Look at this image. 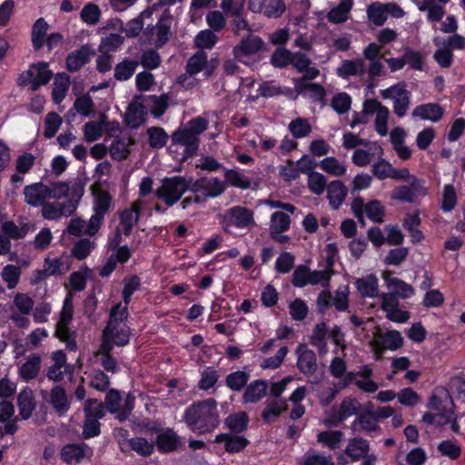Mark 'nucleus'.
Returning a JSON list of instances; mask_svg holds the SVG:
<instances>
[{
    "mask_svg": "<svg viewBox=\"0 0 465 465\" xmlns=\"http://www.w3.org/2000/svg\"><path fill=\"white\" fill-rule=\"evenodd\" d=\"M183 418L193 432L196 434L210 433L220 424L217 402L212 398L195 401L185 409Z\"/></svg>",
    "mask_w": 465,
    "mask_h": 465,
    "instance_id": "nucleus-1",
    "label": "nucleus"
},
{
    "mask_svg": "<svg viewBox=\"0 0 465 465\" xmlns=\"http://www.w3.org/2000/svg\"><path fill=\"white\" fill-rule=\"evenodd\" d=\"M128 310L122 302L114 305L109 313V320L102 335V350L112 351L114 346L124 347L129 343L131 329L126 322Z\"/></svg>",
    "mask_w": 465,
    "mask_h": 465,
    "instance_id": "nucleus-2",
    "label": "nucleus"
},
{
    "mask_svg": "<svg viewBox=\"0 0 465 465\" xmlns=\"http://www.w3.org/2000/svg\"><path fill=\"white\" fill-rule=\"evenodd\" d=\"M191 183L192 178L180 175L163 178L161 186L155 190V195L167 206H173L189 190Z\"/></svg>",
    "mask_w": 465,
    "mask_h": 465,
    "instance_id": "nucleus-3",
    "label": "nucleus"
},
{
    "mask_svg": "<svg viewBox=\"0 0 465 465\" xmlns=\"http://www.w3.org/2000/svg\"><path fill=\"white\" fill-rule=\"evenodd\" d=\"M74 309L73 300L71 295H67L64 301L63 309L60 314V319L56 323L55 336L64 341L67 349L74 351L77 347L75 341V333L70 331L68 324L73 319Z\"/></svg>",
    "mask_w": 465,
    "mask_h": 465,
    "instance_id": "nucleus-4",
    "label": "nucleus"
},
{
    "mask_svg": "<svg viewBox=\"0 0 465 465\" xmlns=\"http://www.w3.org/2000/svg\"><path fill=\"white\" fill-rule=\"evenodd\" d=\"M264 49V41L259 35L250 34L233 46L232 54L238 62L249 64L250 61Z\"/></svg>",
    "mask_w": 465,
    "mask_h": 465,
    "instance_id": "nucleus-5",
    "label": "nucleus"
},
{
    "mask_svg": "<svg viewBox=\"0 0 465 465\" xmlns=\"http://www.w3.org/2000/svg\"><path fill=\"white\" fill-rule=\"evenodd\" d=\"M381 95L385 100L393 101V112L397 116L403 117L406 114L411 104V93L404 83H398L381 90Z\"/></svg>",
    "mask_w": 465,
    "mask_h": 465,
    "instance_id": "nucleus-6",
    "label": "nucleus"
},
{
    "mask_svg": "<svg viewBox=\"0 0 465 465\" xmlns=\"http://www.w3.org/2000/svg\"><path fill=\"white\" fill-rule=\"evenodd\" d=\"M402 344L403 339L397 331H390L385 333L378 331L375 333L374 339L371 341L373 351L377 359H380L385 351H396L401 348Z\"/></svg>",
    "mask_w": 465,
    "mask_h": 465,
    "instance_id": "nucleus-7",
    "label": "nucleus"
},
{
    "mask_svg": "<svg viewBox=\"0 0 465 465\" xmlns=\"http://www.w3.org/2000/svg\"><path fill=\"white\" fill-rule=\"evenodd\" d=\"M93 194L94 214L91 216V227L96 228L98 224L100 226L102 225L104 220V215L109 212V210L112 207V196L107 191L103 189L94 190Z\"/></svg>",
    "mask_w": 465,
    "mask_h": 465,
    "instance_id": "nucleus-8",
    "label": "nucleus"
},
{
    "mask_svg": "<svg viewBox=\"0 0 465 465\" xmlns=\"http://www.w3.org/2000/svg\"><path fill=\"white\" fill-rule=\"evenodd\" d=\"M52 77V72L48 70L47 64L39 63L33 64L24 74H21L19 80L20 84H32V90L36 91L40 85L46 84Z\"/></svg>",
    "mask_w": 465,
    "mask_h": 465,
    "instance_id": "nucleus-9",
    "label": "nucleus"
},
{
    "mask_svg": "<svg viewBox=\"0 0 465 465\" xmlns=\"http://www.w3.org/2000/svg\"><path fill=\"white\" fill-rule=\"evenodd\" d=\"M25 203L33 208L41 207L45 201L50 200V187L42 182L26 185L23 191Z\"/></svg>",
    "mask_w": 465,
    "mask_h": 465,
    "instance_id": "nucleus-10",
    "label": "nucleus"
},
{
    "mask_svg": "<svg viewBox=\"0 0 465 465\" xmlns=\"http://www.w3.org/2000/svg\"><path fill=\"white\" fill-rule=\"evenodd\" d=\"M75 209L76 206L71 201L66 204L58 201L48 202L47 200L41 206V214L45 220L55 221L64 216H71Z\"/></svg>",
    "mask_w": 465,
    "mask_h": 465,
    "instance_id": "nucleus-11",
    "label": "nucleus"
},
{
    "mask_svg": "<svg viewBox=\"0 0 465 465\" xmlns=\"http://www.w3.org/2000/svg\"><path fill=\"white\" fill-rule=\"evenodd\" d=\"M144 96H135L127 107L124 121L130 128H138L145 121L146 106L143 105Z\"/></svg>",
    "mask_w": 465,
    "mask_h": 465,
    "instance_id": "nucleus-12",
    "label": "nucleus"
},
{
    "mask_svg": "<svg viewBox=\"0 0 465 465\" xmlns=\"http://www.w3.org/2000/svg\"><path fill=\"white\" fill-rule=\"evenodd\" d=\"M249 7L254 13H262L269 18H278L285 11L283 0H249Z\"/></svg>",
    "mask_w": 465,
    "mask_h": 465,
    "instance_id": "nucleus-13",
    "label": "nucleus"
},
{
    "mask_svg": "<svg viewBox=\"0 0 465 465\" xmlns=\"http://www.w3.org/2000/svg\"><path fill=\"white\" fill-rule=\"evenodd\" d=\"M297 368L308 377H312L317 371V358L313 351L304 344H300L296 349Z\"/></svg>",
    "mask_w": 465,
    "mask_h": 465,
    "instance_id": "nucleus-14",
    "label": "nucleus"
},
{
    "mask_svg": "<svg viewBox=\"0 0 465 465\" xmlns=\"http://www.w3.org/2000/svg\"><path fill=\"white\" fill-rule=\"evenodd\" d=\"M207 64V54L203 51L196 52L187 62L186 73L178 77V83L188 88L193 85V81L187 83L190 76L200 73Z\"/></svg>",
    "mask_w": 465,
    "mask_h": 465,
    "instance_id": "nucleus-15",
    "label": "nucleus"
},
{
    "mask_svg": "<svg viewBox=\"0 0 465 465\" xmlns=\"http://www.w3.org/2000/svg\"><path fill=\"white\" fill-rule=\"evenodd\" d=\"M225 217L237 228H249L255 225L253 212L243 206H234L228 209Z\"/></svg>",
    "mask_w": 465,
    "mask_h": 465,
    "instance_id": "nucleus-16",
    "label": "nucleus"
},
{
    "mask_svg": "<svg viewBox=\"0 0 465 465\" xmlns=\"http://www.w3.org/2000/svg\"><path fill=\"white\" fill-rule=\"evenodd\" d=\"M385 282L386 288L390 293H393L399 298L407 299L414 294V289L402 280L393 277L391 271H384L381 274Z\"/></svg>",
    "mask_w": 465,
    "mask_h": 465,
    "instance_id": "nucleus-17",
    "label": "nucleus"
},
{
    "mask_svg": "<svg viewBox=\"0 0 465 465\" xmlns=\"http://www.w3.org/2000/svg\"><path fill=\"white\" fill-rule=\"evenodd\" d=\"M452 401L450 395L445 392L443 396L438 394H432L428 402V408L431 411H436L435 413L441 420H449V422L452 420L453 410Z\"/></svg>",
    "mask_w": 465,
    "mask_h": 465,
    "instance_id": "nucleus-18",
    "label": "nucleus"
},
{
    "mask_svg": "<svg viewBox=\"0 0 465 465\" xmlns=\"http://www.w3.org/2000/svg\"><path fill=\"white\" fill-rule=\"evenodd\" d=\"M173 143L180 144L185 147V156H192L199 147V137L189 132L186 128L179 129L173 133Z\"/></svg>",
    "mask_w": 465,
    "mask_h": 465,
    "instance_id": "nucleus-19",
    "label": "nucleus"
},
{
    "mask_svg": "<svg viewBox=\"0 0 465 465\" xmlns=\"http://www.w3.org/2000/svg\"><path fill=\"white\" fill-rule=\"evenodd\" d=\"M42 364V358L38 354H32L26 358V361L18 368L19 377L28 382L35 380L39 375Z\"/></svg>",
    "mask_w": 465,
    "mask_h": 465,
    "instance_id": "nucleus-20",
    "label": "nucleus"
},
{
    "mask_svg": "<svg viewBox=\"0 0 465 465\" xmlns=\"http://www.w3.org/2000/svg\"><path fill=\"white\" fill-rule=\"evenodd\" d=\"M87 452L88 447L85 444L69 443L62 448L60 457L67 464H77L87 455Z\"/></svg>",
    "mask_w": 465,
    "mask_h": 465,
    "instance_id": "nucleus-21",
    "label": "nucleus"
},
{
    "mask_svg": "<svg viewBox=\"0 0 465 465\" xmlns=\"http://www.w3.org/2000/svg\"><path fill=\"white\" fill-rule=\"evenodd\" d=\"M134 144V140L130 136H116L109 147L111 157L116 161H123L131 153L130 146Z\"/></svg>",
    "mask_w": 465,
    "mask_h": 465,
    "instance_id": "nucleus-22",
    "label": "nucleus"
},
{
    "mask_svg": "<svg viewBox=\"0 0 465 465\" xmlns=\"http://www.w3.org/2000/svg\"><path fill=\"white\" fill-rule=\"evenodd\" d=\"M327 199L333 210H338L347 196L348 189L339 180L331 182L327 188Z\"/></svg>",
    "mask_w": 465,
    "mask_h": 465,
    "instance_id": "nucleus-23",
    "label": "nucleus"
},
{
    "mask_svg": "<svg viewBox=\"0 0 465 465\" xmlns=\"http://www.w3.org/2000/svg\"><path fill=\"white\" fill-rule=\"evenodd\" d=\"M47 401L59 415L64 414L70 409V401L67 393L60 385L54 386L51 390L49 399Z\"/></svg>",
    "mask_w": 465,
    "mask_h": 465,
    "instance_id": "nucleus-24",
    "label": "nucleus"
},
{
    "mask_svg": "<svg viewBox=\"0 0 465 465\" xmlns=\"http://www.w3.org/2000/svg\"><path fill=\"white\" fill-rule=\"evenodd\" d=\"M214 442H223L225 450L230 453L240 452L249 444V440L243 436L233 435L231 433H221L216 435Z\"/></svg>",
    "mask_w": 465,
    "mask_h": 465,
    "instance_id": "nucleus-25",
    "label": "nucleus"
},
{
    "mask_svg": "<svg viewBox=\"0 0 465 465\" xmlns=\"http://www.w3.org/2000/svg\"><path fill=\"white\" fill-rule=\"evenodd\" d=\"M383 155V149L374 143L368 149H356L352 154V163L360 167L368 165L374 157L381 158Z\"/></svg>",
    "mask_w": 465,
    "mask_h": 465,
    "instance_id": "nucleus-26",
    "label": "nucleus"
},
{
    "mask_svg": "<svg viewBox=\"0 0 465 465\" xmlns=\"http://www.w3.org/2000/svg\"><path fill=\"white\" fill-rule=\"evenodd\" d=\"M51 359L54 363L48 367L46 377L54 382L61 381L64 377V371L62 369L66 364V355L63 351L59 350L53 352Z\"/></svg>",
    "mask_w": 465,
    "mask_h": 465,
    "instance_id": "nucleus-27",
    "label": "nucleus"
},
{
    "mask_svg": "<svg viewBox=\"0 0 465 465\" xmlns=\"http://www.w3.org/2000/svg\"><path fill=\"white\" fill-rule=\"evenodd\" d=\"M444 110L441 106L437 104L429 103L415 107L411 114L413 117L437 123L442 118Z\"/></svg>",
    "mask_w": 465,
    "mask_h": 465,
    "instance_id": "nucleus-28",
    "label": "nucleus"
},
{
    "mask_svg": "<svg viewBox=\"0 0 465 465\" xmlns=\"http://www.w3.org/2000/svg\"><path fill=\"white\" fill-rule=\"evenodd\" d=\"M355 286L362 297L374 298L379 295V282L374 274L357 279Z\"/></svg>",
    "mask_w": 465,
    "mask_h": 465,
    "instance_id": "nucleus-29",
    "label": "nucleus"
},
{
    "mask_svg": "<svg viewBox=\"0 0 465 465\" xmlns=\"http://www.w3.org/2000/svg\"><path fill=\"white\" fill-rule=\"evenodd\" d=\"M101 226L99 224L96 226V228L91 227V218L88 222H85L82 218L77 217L70 220L66 227V232L70 235L74 236H81L84 234L94 236L98 232Z\"/></svg>",
    "mask_w": 465,
    "mask_h": 465,
    "instance_id": "nucleus-30",
    "label": "nucleus"
},
{
    "mask_svg": "<svg viewBox=\"0 0 465 465\" xmlns=\"http://www.w3.org/2000/svg\"><path fill=\"white\" fill-rule=\"evenodd\" d=\"M141 205L142 202L136 201L132 203L131 208L125 209L121 213L120 220L125 235H129L134 226L137 223Z\"/></svg>",
    "mask_w": 465,
    "mask_h": 465,
    "instance_id": "nucleus-31",
    "label": "nucleus"
},
{
    "mask_svg": "<svg viewBox=\"0 0 465 465\" xmlns=\"http://www.w3.org/2000/svg\"><path fill=\"white\" fill-rule=\"evenodd\" d=\"M437 1L421 0L416 2V5L420 12L427 11V18L430 22H440L445 15L443 5L437 4Z\"/></svg>",
    "mask_w": 465,
    "mask_h": 465,
    "instance_id": "nucleus-32",
    "label": "nucleus"
},
{
    "mask_svg": "<svg viewBox=\"0 0 465 465\" xmlns=\"http://www.w3.org/2000/svg\"><path fill=\"white\" fill-rule=\"evenodd\" d=\"M366 72L365 62L362 59L344 60L337 69V74L342 78L359 75L361 76Z\"/></svg>",
    "mask_w": 465,
    "mask_h": 465,
    "instance_id": "nucleus-33",
    "label": "nucleus"
},
{
    "mask_svg": "<svg viewBox=\"0 0 465 465\" xmlns=\"http://www.w3.org/2000/svg\"><path fill=\"white\" fill-rule=\"evenodd\" d=\"M17 405L19 409V414L24 420H27L32 416L33 411L35 408L34 401V392L31 389H24L17 397Z\"/></svg>",
    "mask_w": 465,
    "mask_h": 465,
    "instance_id": "nucleus-34",
    "label": "nucleus"
},
{
    "mask_svg": "<svg viewBox=\"0 0 465 465\" xmlns=\"http://www.w3.org/2000/svg\"><path fill=\"white\" fill-rule=\"evenodd\" d=\"M370 450L369 442L361 438H353L349 440L345 453L353 460H359L365 457Z\"/></svg>",
    "mask_w": 465,
    "mask_h": 465,
    "instance_id": "nucleus-35",
    "label": "nucleus"
},
{
    "mask_svg": "<svg viewBox=\"0 0 465 465\" xmlns=\"http://www.w3.org/2000/svg\"><path fill=\"white\" fill-rule=\"evenodd\" d=\"M367 433L378 431L380 426L378 424L377 417L371 411H365L358 416L352 422L351 429L357 430V427Z\"/></svg>",
    "mask_w": 465,
    "mask_h": 465,
    "instance_id": "nucleus-36",
    "label": "nucleus"
},
{
    "mask_svg": "<svg viewBox=\"0 0 465 465\" xmlns=\"http://www.w3.org/2000/svg\"><path fill=\"white\" fill-rule=\"evenodd\" d=\"M67 255L52 258L47 256L44 260V263L48 268L52 276H59L67 272L70 269V261Z\"/></svg>",
    "mask_w": 465,
    "mask_h": 465,
    "instance_id": "nucleus-37",
    "label": "nucleus"
},
{
    "mask_svg": "<svg viewBox=\"0 0 465 465\" xmlns=\"http://www.w3.org/2000/svg\"><path fill=\"white\" fill-rule=\"evenodd\" d=\"M287 410V401L273 399L266 401V407L262 413V419L267 422H272L282 411Z\"/></svg>",
    "mask_w": 465,
    "mask_h": 465,
    "instance_id": "nucleus-38",
    "label": "nucleus"
},
{
    "mask_svg": "<svg viewBox=\"0 0 465 465\" xmlns=\"http://www.w3.org/2000/svg\"><path fill=\"white\" fill-rule=\"evenodd\" d=\"M327 325L325 322L317 323L312 332L310 342L318 349L320 354L327 352Z\"/></svg>",
    "mask_w": 465,
    "mask_h": 465,
    "instance_id": "nucleus-39",
    "label": "nucleus"
},
{
    "mask_svg": "<svg viewBox=\"0 0 465 465\" xmlns=\"http://www.w3.org/2000/svg\"><path fill=\"white\" fill-rule=\"evenodd\" d=\"M301 172L308 174L307 184L310 191L316 195L322 194L328 186L326 177L322 173L312 170L302 169Z\"/></svg>",
    "mask_w": 465,
    "mask_h": 465,
    "instance_id": "nucleus-40",
    "label": "nucleus"
},
{
    "mask_svg": "<svg viewBox=\"0 0 465 465\" xmlns=\"http://www.w3.org/2000/svg\"><path fill=\"white\" fill-rule=\"evenodd\" d=\"M89 49L85 46L71 53L66 59L67 69L71 72L78 71L89 61Z\"/></svg>",
    "mask_w": 465,
    "mask_h": 465,
    "instance_id": "nucleus-41",
    "label": "nucleus"
},
{
    "mask_svg": "<svg viewBox=\"0 0 465 465\" xmlns=\"http://www.w3.org/2000/svg\"><path fill=\"white\" fill-rule=\"evenodd\" d=\"M249 418L246 412L239 411L230 414L225 420V425L232 432L241 433L247 430Z\"/></svg>",
    "mask_w": 465,
    "mask_h": 465,
    "instance_id": "nucleus-42",
    "label": "nucleus"
},
{
    "mask_svg": "<svg viewBox=\"0 0 465 465\" xmlns=\"http://www.w3.org/2000/svg\"><path fill=\"white\" fill-rule=\"evenodd\" d=\"M267 391V384L264 381H255L247 386L243 400L245 402H257L264 397Z\"/></svg>",
    "mask_w": 465,
    "mask_h": 465,
    "instance_id": "nucleus-43",
    "label": "nucleus"
},
{
    "mask_svg": "<svg viewBox=\"0 0 465 465\" xmlns=\"http://www.w3.org/2000/svg\"><path fill=\"white\" fill-rule=\"evenodd\" d=\"M352 6V0H341L340 4L332 8L327 15L329 22L339 24L345 22L348 18V14Z\"/></svg>",
    "mask_w": 465,
    "mask_h": 465,
    "instance_id": "nucleus-44",
    "label": "nucleus"
},
{
    "mask_svg": "<svg viewBox=\"0 0 465 465\" xmlns=\"http://www.w3.org/2000/svg\"><path fill=\"white\" fill-rule=\"evenodd\" d=\"M291 218L283 212H274L270 220V233L284 232L290 229Z\"/></svg>",
    "mask_w": 465,
    "mask_h": 465,
    "instance_id": "nucleus-45",
    "label": "nucleus"
},
{
    "mask_svg": "<svg viewBox=\"0 0 465 465\" xmlns=\"http://www.w3.org/2000/svg\"><path fill=\"white\" fill-rule=\"evenodd\" d=\"M139 63L134 60L125 59L114 67V78L118 81H126L134 74Z\"/></svg>",
    "mask_w": 465,
    "mask_h": 465,
    "instance_id": "nucleus-46",
    "label": "nucleus"
},
{
    "mask_svg": "<svg viewBox=\"0 0 465 465\" xmlns=\"http://www.w3.org/2000/svg\"><path fill=\"white\" fill-rule=\"evenodd\" d=\"M343 440V433L340 430L322 431L317 435V441L322 443L331 450L340 448Z\"/></svg>",
    "mask_w": 465,
    "mask_h": 465,
    "instance_id": "nucleus-47",
    "label": "nucleus"
},
{
    "mask_svg": "<svg viewBox=\"0 0 465 465\" xmlns=\"http://www.w3.org/2000/svg\"><path fill=\"white\" fill-rule=\"evenodd\" d=\"M70 85L69 76L66 74H57L54 78L53 99L55 104H60L65 97Z\"/></svg>",
    "mask_w": 465,
    "mask_h": 465,
    "instance_id": "nucleus-48",
    "label": "nucleus"
},
{
    "mask_svg": "<svg viewBox=\"0 0 465 465\" xmlns=\"http://www.w3.org/2000/svg\"><path fill=\"white\" fill-rule=\"evenodd\" d=\"M22 274L21 268L13 264L5 265L1 272L2 280L6 283L9 290L15 289L19 283Z\"/></svg>",
    "mask_w": 465,
    "mask_h": 465,
    "instance_id": "nucleus-49",
    "label": "nucleus"
},
{
    "mask_svg": "<svg viewBox=\"0 0 465 465\" xmlns=\"http://www.w3.org/2000/svg\"><path fill=\"white\" fill-rule=\"evenodd\" d=\"M320 167L332 176H342L346 173V166L335 157H326L319 163Z\"/></svg>",
    "mask_w": 465,
    "mask_h": 465,
    "instance_id": "nucleus-50",
    "label": "nucleus"
},
{
    "mask_svg": "<svg viewBox=\"0 0 465 465\" xmlns=\"http://www.w3.org/2000/svg\"><path fill=\"white\" fill-rule=\"evenodd\" d=\"M124 38L121 35L110 34L102 38L98 51L100 54H110L116 51L124 44Z\"/></svg>",
    "mask_w": 465,
    "mask_h": 465,
    "instance_id": "nucleus-51",
    "label": "nucleus"
},
{
    "mask_svg": "<svg viewBox=\"0 0 465 465\" xmlns=\"http://www.w3.org/2000/svg\"><path fill=\"white\" fill-rule=\"evenodd\" d=\"M156 443L161 450L169 452L177 448L179 437L175 432L168 430L158 435Z\"/></svg>",
    "mask_w": 465,
    "mask_h": 465,
    "instance_id": "nucleus-52",
    "label": "nucleus"
},
{
    "mask_svg": "<svg viewBox=\"0 0 465 465\" xmlns=\"http://www.w3.org/2000/svg\"><path fill=\"white\" fill-rule=\"evenodd\" d=\"M149 145L152 148H163L166 145L169 135L162 127H150L147 129Z\"/></svg>",
    "mask_w": 465,
    "mask_h": 465,
    "instance_id": "nucleus-53",
    "label": "nucleus"
},
{
    "mask_svg": "<svg viewBox=\"0 0 465 465\" xmlns=\"http://www.w3.org/2000/svg\"><path fill=\"white\" fill-rule=\"evenodd\" d=\"M48 30V24L44 18L35 21L32 29V43L35 50H39L44 45V37Z\"/></svg>",
    "mask_w": 465,
    "mask_h": 465,
    "instance_id": "nucleus-54",
    "label": "nucleus"
},
{
    "mask_svg": "<svg viewBox=\"0 0 465 465\" xmlns=\"http://www.w3.org/2000/svg\"><path fill=\"white\" fill-rule=\"evenodd\" d=\"M104 134V123L102 121H91L84 126V140L93 143L99 140Z\"/></svg>",
    "mask_w": 465,
    "mask_h": 465,
    "instance_id": "nucleus-55",
    "label": "nucleus"
},
{
    "mask_svg": "<svg viewBox=\"0 0 465 465\" xmlns=\"http://www.w3.org/2000/svg\"><path fill=\"white\" fill-rule=\"evenodd\" d=\"M130 448L141 456H149L154 450V445L152 441L144 438L135 437L127 440Z\"/></svg>",
    "mask_w": 465,
    "mask_h": 465,
    "instance_id": "nucleus-56",
    "label": "nucleus"
},
{
    "mask_svg": "<svg viewBox=\"0 0 465 465\" xmlns=\"http://www.w3.org/2000/svg\"><path fill=\"white\" fill-rule=\"evenodd\" d=\"M289 131L295 138H303L312 132V125L307 119L297 118L292 120L288 125Z\"/></svg>",
    "mask_w": 465,
    "mask_h": 465,
    "instance_id": "nucleus-57",
    "label": "nucleus"
},
{
    "mask_svg": "<svg viewBox=\"0 0 465 465\" xmlns=\"http://www.w3.org/2000/svg\"><path fill=\"white\" fill-rule=\"evenodd\" d=\"M367 14L370 21L377 26L382 25L387 20L385 5L380 3L371 4L367 9Z\"/></svg>",
    "mask_w": 465,
    "mask_h": 465,
    "instance_id": "nucleus-58",
    "label": "nucleus"
},
{
    "mask_svg": "<svg viewBox=\"0 0 465 465\" xmlns=\"http://www.w3.org/2000/svg\"><path fill=\"white\" fill-rule=\"evenodd\" d=\"M250 375L248 372L243 371H237L230 373L226 377V385L232 391H239L247 384Z\"/></svg>",
    "mask_w": 465,
    "mask_h": 465,
    "instance_id": "nucleus-59",
    "label": "nucleus"
},
{
    "mask_svg": "<svg viewBox=\"0 0 465 465\" xmlns=\"http://www.w3.org/2000/svg\"><path fill=\"white\" fill-rule=\"evenodd\" d=\"M80 17L85 24L95 25L100 20L101 10L97 5L89 3L83 7Z\"/></svg>",
    "mask_w": 465,
    "mask_h": 465,
    "instance_id": "nucleus-60",
    "label": "nucleus"
},
{
    "mask_svg": "<svg viewBox=\"0 0 465 465\" xmlns=\"http://www.w3.org/2000/svg\"><path fill=\"white\" fill-rule=\"evenodd\" d=\"M14 306L19 313L28 315L33 312L35 302L26 293L18 292L14 297Z\"/></svg>",
    "mask_w": 465,
    "mask_h": 465,
    "instance_id": "nucleus-61",
    "label": "nucleus"
},
{
    "mask_svg": "<svg viewBox=\"0 0 465 465\" xmlns=\"http://www.w3.org/2000/svg\"><path fill=\"white\" fill-rule=\"evenodd\" d=\"M95 247V242L87 238L76 242L72 249V255L78 260L85 259Z\"/></svg>",
    "mask_w": 465,
    "mask_h": 465,
    "instance_id": "nucleus-62",
    "label": "nucleus"
},
{
    "mask_svg": "<svg viewBox=\"0 0 465 465\" xmlns=\"http://www.w3.org/2000/svg\"><path fill=\"white\" fill-rule=\"evenodd\" d=\"M85 418L100 420L104 416V404L95 399H88L84 402Z\"/></svg>",
    "mask_w": 465,
    "mask_h": 465,
    "instance_id": "nucleus-63",
    "label": "nucleus"
},
{
    "mask_svg": "<svg viewBox=\"0 0 465 465\" xmlns=\"http://www.w3.org/2000/svg\"><path fill=\"white\" fill-rule=\"evenodd\" d=\"M439 452L450 460H457L461 454V447L453 440H446L438 445Z\"/></svg>",
    "mask_w": 465,
    "mask_h": 465,
    "instance_id": "nucleus-64",
    "label": "nucleus"
}]
</instances>
